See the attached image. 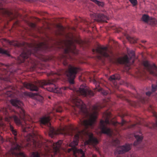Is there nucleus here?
I'll return each instance as SVG.
<instances>
[{"label":"nucleus","mask_w":157,"mask_h":157,"mask_svg":"<svg viewBox=\"0 0 157 157\" xmlns=\"http://www.w3.org/2000/svg\"><path fill=\"white\" fill-rule=\"evenodd\" d=\"M71 101L75 106L79 109V113L81 116V118L79 119V123L84 129L80 131L77 127L75 130L74 128H72L73 132L71 135L75 134L74 138L73 141L69 145L71 147L68 149L67 151L68 152L72 151V157H86L83 151L81 149H77L75 146L78 145L79 139L80 138L83 139L84 136H89V138L85 141V144L94 146L98 143V139L93 136L92 133H89L87 129L88 128H93L99 111L105 106L97 103L92 106V112L90 113L86 108V105L78 97H73Z\"/></svg>","instance_id":"1"},{"label":"nucleus","mask_w":157,"mask_h":157,"mask_svg":"<svg viewBox=\"0 0 157 157\" xmlns=\"http://www.w3.org/2000/svg\"><path fill=\"white\" fill-rule=\"evenodd\" d=\"M68 44L66 45V48L64 50V53L60 56V60L62 62L63 65L66 67L65 69H61L57 71V73H55L58 76L65 75L67 76L69 79L70 84H74V79L76 75L79 70V68L72 66L69 63L68 59L71 60L73 59L71 54H77V52L75 47L74 46L73 49L71 46L73 45L72 41H69Z\"/></svg>","instance_id":"2"},{"label":"nucleus","mask_w":157,"mask_h":157,"mask_svg":"<svg viewBox=\"0 0 157 157\" xmlns=\"http://www.w3.org/2000/svg\"><path fill=\"white\" fill-rule=\"evenodd\" d=\"M11 104L18 109L19 114L21 118L23 119L24 123L21 122V120L17 116L14 115L13 118L15 123L18 125H21L23 128V130L25 132L28 131H33L34 129L33 121L29 116H26L25 110L23 109V103L17 99H12L11 100Z\"/></svg>","instance_id":"3"},{"label":"nucleus","mask_w":157,"mask_h":157,"mask_svg":"<svg viewBox=\"0 0 157 157\" xmlns=\"http://www.w3.org/2000/svg\"><path fill=\"white\" fill-rule=\"evenodd\" d=\"M48 50V46L46 43L41 42L38 44L33 48V50L27 49L24 51L18 57V63H25L27 66H30V65H33L34 61L32 59L30 56L32 55L39 58L42 54L41 52H46Z\"/></svg>","instance_id":"4"},{"label":"nucleus","mask_w":157,"mask_h":157,"mask_svg":"<svg viewBox=\"0 0 157 157\" xmlns=\"http://www.w3.org/2000/svg\"><path fill=\"white\" fill-rule=\"evenodd\" d=\"M59 78H57V79H51L48 80L38 81L36 82L35 84L25 83L23 84V85L25 87L30 89L31 90L37 91H39L38 86L43 87L44 86L51 85H52L50 87L47 88L48 91L61 94L69 88L67 87H58L56 85L55 83Z\"/></svg>","instance_id":"5"},{"label":"nucleus","mask_w":157,"mask_h":157,"mask_svg":"<svg viewBox=\"0 0 157 157\" xmlns=\"http://www.w3.org/2000/svg\"><path fill=\"white\" fill-rule=\"evenodd\" d=\"M111 114L110 113H107L105 114V120H101L100 121L99 127L102 133L107 134L111 136L113 134V132L109 128H107V125L112 124L115 127V130L117 133L119 132V127L123 126L126 122V121L123 119H122L121 122L120 123L117 122L110 121Z\"/></svg>","instance_id":"6"},{"label":"nucleus","mask_w":157,"mask_h":157,"mask_svg":"<svg viewBox=\"0 0 157 157\" xmlns=\"http://www.w3.org/2000/svg\"><path fill=\"white\" fill-rule=\"evenodd\" d=\"M50 116H44L40 119V122L41 124L47 125L49 129V135L52 138L55 135L57 134V132L56 131L54 128L51 126L50 122Z\"/></svg>","instance_id":"7"},{"label":"nucleus","mask_w":157,"mask_h":157,"mask_svg":"<svg viewBox=\"0 0 157 157\" xmlns=\"http://www.w3.org/2000/svg\"><path fill=\"white\" fill-rule=\"evenodd\" d=\"M77 95H81L84 97H90L94 95V93L88 89L84 85H81L79 89L76 90Z\"/></svg>","instance_id":"8"},{"label":"nucleus","mask_w":157,"mask_h":157,"mask_svg":"<svg viewBox=\"0 0 157 157\" xmlns=\"http://www.w3.org/2000/svg\"><path fill=\"white\" fill-rule=\"evenodd\" d=\"M143 64L150 74L157 77V67L154 64H151L147 61H144Z\"/></svg>","instance_id":"9"},{"label":"nucleus","mask_w":157,"mask_h":157,"mask_svg":"<svg viewBox=\"0 0 157 157\" xmlns=\"http://www.w3.org/2000/svg\"><path fill=\"white\" fill-rule=\"evenodd\" d=\"M28 141H30L32 142L28 143L26 145L27 147H28L29 150L33 148H40L42 146L44 147L43 142L38 140H35L33 139L31 140V138H29Z\"/></svg>","instance_id":"10"},{"label":"nucleus","mask_w":157,"mask_h":157,"mask_svg":"<svg viewBox=\"0 0 157 157\" xmlns=\"http://www.w3.org/2000/svg\"><path fill=\"white\" fill-rule=\"evenodd\" d=\"M107 48L106 47H98L96 49H93L92 52L93 53L95 52L99 55L98 56L99 59H101V57H109V54L107 52Z\"/></svg>","instance_id":"11"},{"label":"nucleus","mask_w":157,"mask_h":157,"mask_svg":"<svg viewBox=\"0 0 157 157\" xmlns=\"http://www.w3.org/2000/svg\"><path fill=\"white\" fill-rule=\"evenodd\" d=\"M91 17L94 18L95 20L98 21H104L107 22L106 20L109 19L108 17L103 13H94L90 15Z\"/></svg>","instance_id":"12"},{"label":"nucleus","mask_w":157,"mask_h":157,"mask_svg":"<svg viewBox=\"0 0 157 157\" xmlns=\"http://www.w3.org/2000/svg\"><path fill=\"white\" fill-rule=\"evenodd\" d=\"M131 145L126 144L123 146L118 147L117 149L116 152L118 154H122L127 152L131 149Z\"/></svg>","instance_id":"13"},{"label":"nucleus","mask_w":157,"mask_h":157,"mask_svg":"<svg viewBox=\"0 0 157 157\" xmlns=\"http://www.w3.org/2000/svg\"><path fill=\"white\" fill-rule=\"evenodd\" d=\"M62 143V140H59L56 143L51 142L52 145V148L54 151V155H56L57 153L59 152V149L61 147V145Z\"/></svg>","instance_id":"14"},{"label":"nucleus","mask_w":157,"mask_h":157,"mask_svg":"<svg viewBox=\"0 0 157 157\" xmlns=\"http://www.w3.org/2000/svg\"><path fill=\"white\" fill-rule=\"evenodd\" d=\"M3 42H5L9 44L14 46L15 47H20L21 46H25V43L21 44L17 41H10L5 39H3Z\"/></svg>","instance_id":"15"},{"label":"nucleus","mask_w":157,"mask_h":157,"mask_svg":"<svg viewBox=\"0 0 157 157\" xmlns=\"http://www.w3.org/2000/svg\"><path fill=\"white\" fill-rule=\"evenodd\" d=\"M134 136L136 139V141L134 142V145L136 146L142 141L143 137L142 136L141 131H139L138 132L134 133Z\"/></svg>","instance_id":"16"},{"label":"nucleus","mask_w":157,"mask_h":157,"mask_svg":"<svg viewBox=\"0 0 157 157\" xmlns=\"http://www.w3.org/2000/svg\"><path fill=\"white\" fill-rule=\"evenodd\" d=\"M120 78V75L118 74H115L111 76L109 78V80L113 83V84L115 87L116 88L118 87L117 82L116 80H119Z\"/></svg>","instance_id":"17"},{"label":"nucleus","mask_w":157,"mask_h":157,"mask_svg":"<svg viewBox=\"0 0 157 157\" xmlns=\"http://www.w3.org/2000/svg\"><path fill=\"white\" fill-rule=\"evenodd\" d=\"M117 62L119 64H129L130 59L128 56L126 55L122 58H119L117 60Z\"/></svg>","instance_id":"18"},{"label":"nucleus","mask_w":157,"mask_h":157,"mask_svg":"<svg viewBox=\"0 0 157 157\" xmlns=\"http://www.w3.org/2000/svg\"><path fill=\"white\" fill-rule=\"evenodd\" d=\"M63 111V109L60 104H57L53 108V110L52 113H54L55 112L61 113Z\"/></svg>","instance_id":"19"},{"label":"nucleus","mask_w":157,"mask_h":157,"mask_svg":"<svg viewBox=\"0 0 157 157\" xmlns=\"http://www.w3.org/2000/svg\"><path fill=\"white\" fill-rule=\"evenodd\" d=\"M152 90L151 91H148L145 93L146 95L148 96H150L153 93L157 90V83L156 85L152 84L151 85Z\"/></svg>","instance_id":"20"},{"label":"nucleus","mask_w":157,"mask_h":157,"mask_svg":"<svg viewBox=\"0 0 157 157\" xmlns=\"http://www.w3.org/2000/svg\"><path fill=\"white\" fill-rule=\"evenodd\" d=\"M148 24H150L153 26H157V20L155 18L151 17L149 20V21Z\"/></svg>","instance_id":"21"},{"label":"nucleus","mask_w":157,"mask_h":157,"mask_svg":"<svg viewBox=\"0 0 157 157\" xmlns=\"http://www.w3.org/2000/svg\"><path fill=\"white\" fill-rule=\"evenodd\" d=\"M150 18L148 15L145 14L143 15L142 19L144 22L148 23Z\"/></svg>","instance_id":"22"},{"label":"nucleus","mask_w":157,"mask_h":157,"mask_svg":"<svg viewBox=\"0 0 157 157\" xmlns=\"http://www.w3.org/2000/svg\"><path fill=\"white\" fill-rule=\"evenodd\" d=\"M127 38L131 43H136L137 40V39L136 38L132 37L129 36H127Z\"/></svg>","instance_id":"23"},{"label":"nucleus","mask_w":157,"mask_h":157,"mask_svg":"<svg viewBox=\"0 0 157 157\" xmlns=\"http://www.w3.org/2000/svg\"><path fill=\"white\" fill-rule=\"evenodd\" d=\"M144 94H137V95L136 96V97L139 99L140 101L143 102L144 101H145V98L144 96Z\"/></svg>","instance_id":"24"},{"label":"nucleus","mask_w":157,"mask_h":157,"mask_svg":"<svg viewBox=\"0 0 157 157\" xmlns=\"http://www.w3.org/2000/svg\"><path fill=\"white\" fill-rule=\"evenodd\" d=\"M127 53L130 58L133 59L135 58V53L132 50H129L127 49Z\"/></svg>","instance_id":"25"},{"label":"nucleus","mask_w":157,"mask_h":157,"mask_svg":"<svg viewBox=\"0 0 157 157\" xmlns=\"http://www.w3.org/2000/svg\"><path fill=\"white\" fill-rule=\"evenodd\" d=\"M90 0L97 4L99 6H101V7H103L104 5V3L103 2H100L97 0Z\"/></svg>","instance_id":"26"},{"label":"nucleus","mask_w":157,"mask_h":157,"mask_svg":"<svg viewBox=\"0 0 157 157\" xmlns=\"http://www.w3.org/2000/svg\"><path fill=\"white\" fill-rule=\"evenodd\" d=\"M119 140L117 139L112 140V144L114 146H117L120 144Z\"/></svg>","instance_id":"27"},{"label":"nucleus","mask_w":157,"mask_h":157,"mask_svg":"<svg viewBox=\"0 0 157 157\" xmlns=\"http://www.w3.org/2000/svg\"><path fill=\"white\" fill-rule=\"evenodd\" d=\"M0 53L5 54L8 56H10V55L9 52L6 50H4L2 48H0Z\"/></svg>","instance_id":"28"},{"label":"nucleus","mask_w":157,"mask_h":157,"mask_svg":"<svg viewBox=\"0 0 157 157\" xmlns=\"http://www.w3.org/2000/svg\"><path fill=\"white\" fill-rule=\"evenodd\" d=\"M129 1L133 6H135L137 4V0H129Z\"/></svg>","instance_id":"29"},{"label":"nucleus","mask_w":157,"mask_h":157,"mask_svg":"<svg viewBox=\"0 0 157 157\" xmlns=\"http://www.w3.org/2000/svg\"><path fill=\"white\" fill-rule=\"evenodd\" d=\"M99 91H101L104 95H106L108 93L105 90H103L102 88H100L98 90Z\"/></svg>","instance_id":"30"},{"label":"nucleus","mask_w":157,"mask_h":157,"mask_svg":"<svg viewBox=\"0 0 157 157\" xmlns=\"http://www.w3.org/2000/svg\"><path fill=\"white\" fill-rule=\"evenodd\" d=\"M57 27L60 31H63L64 29L63 27L61 25L58 24L57 25Z\"/></svg>","instance_id":"31"},{"label":"nucleus","mask_w":157,"mask_h":157,"mask_svg":"<svg viewBox=\"0 0 157 157\" xmlns=\"http://www.w3.org/2000/svg\"><path fill=\"white\" fill-rule=\"evenodd\" d=\"M154 115L155 116V117L157 119V121H156L155 124H153V126L154 128L155 126H157V114L156 113H154Z\"/></svg>","instance_id":"32"},{"label":"nucleus","mask_w":157,"mask_h":157,"mask_svg":"<svg viewBox=\"0 0 157 157\" xmlns=\"http://www.w3.org/2000/svg\"><path fill=\"white\" fill-rule=\"evenodd\" d=\"M93 82L94 84H95L96 85V86H99V82H98V81L95 79H94L93 80Z\"/></svg>","instance_id":"33"},{"label":"nucleus","mask_w":157,"mask_h":157,"mask_svg":"<svg viewBox=\"0 0 157 157\" xmlns=\"http://www.w3.org/2000/svg\"><path fill=\"white\" fill-rule=\"evenodd\" d=\"M30 26L33 28H35L36 27V24L34 23H30L29 24Z\"/></svg>","instance_id":"34"},{"label":"nucleus","mask_w":157,"mask_h":157,"mask_svg":"<svg viewBox=\"0 0 157 157\" xmlns=\"http://www.w3.org/2000/svg\"><path fill=\"white\" fill-rule=\"evenodd\" d=\"M3 141L4 140L3 138L0 135V143H2Z\"/></svg>","instance_id":"35"},{"label":"nucleus","mask_w":157,"mask_h":157,"mask_svg":"<svg viewBox=\"0 0 157 157\" xmlns=\"http://www.w3.org/2000/svg\"><path fill=\"white\" fill-rule=\"evenodd\" d=\"M24 94L25 96H29V93L25 92L24 93Z\"/></svg>","instance_id":"36"},{"label":"nucleus","mask_w":157,"mask_h":157,"mask_svg":"<svg viewBox=\"0 0 157 157\" xmlns=\"http://www.w3.org/2000/svg\"><path fill=\"white\" fill-rule=\"evenodd\" d=\"M136 125V124H133L131 125L129 127L130 128H132L134 127Z\"/></svg>","instance_id":"37"},{"label":"nucleus","mask_w":157,"mask_h":157,"mask_svg":"<svg viewBox=\"0 0 157 157\" xmlns=\"http://www.w3.org/2000/svg\"><path fill=\"white\" fill-rule=\"evenodd\" d=\"M7 72V70L6 69H4V72L2 74V75H4L5 74H6V72Z\"/></svg>","instance_id":"38"},{"label":"nucleus","mask_w":157,"mask_h":157,"mask_svg":"<svg viewBox=\"0 0 157 157\" xmlns=\"http://www.w3.org/2000/svg\"><path fill=\"white\" fill-rule=\"evenodd\" d=\"M4 77L3 76H0V80H2L4 79Z\"/></svg>","instance_id":"39"},{"label":"nucleus","mask_w":157,"mask_h":157,"mask_svg":"<svg viewBox=\"0 0 157 157\" xmlns=\"http://www.w3.org/2000/svg\"><path fill=\"white\" fill-rule=\"evenodd\" d=\"M131 157H138L136 155H131Z\"/></svg>","instance_id":"40"},{"label":"nucleus","mask_w":157,"mask_h":157,"mask_svg":"<svg viewBox=\"0 0 157 157\" xmlns=\"http://www.w3.org/2000/svg\"><path fill=\"white\" fill-rule=\"evenodd\" d=\"M43 100V98L41 96L40 97V100L41 101H42V100Z\"/></svg>","instance_id":"41"},{"label":"nucleus","mask_w":157,"mask_h":157,"mask_svg":"<svg viewBox=\"0 0 157 157\" xmlns=\"http://www.w3.org/2000/svg\"><path fill=\"white\" fill-rule=\"evenodd\" d=\"M146 42V41H145V40H142V43H145Z\"/></svg>","instance_id":"42"},{"label":"nucleus","mask_w":157,"mask_h":157,"mask_svg":"<svg viewBox=\"0 0 157 157\" xmlns=\"http://www.w3.org/2000/svg\"><path fill=\"white\" fill-rule=\"evenodd\" d=\"M132 62V63H133L134 62V60L133 59Z\"/></svg>","instance_id":"43"},{"label":"nucleus","mask_w":157,"mask_h":157,"mask_svg":"<svg viewBox=\"0 0 157 157\" xmlns=\"http://www.w3.org/2000/svg\"><path fill=\"white\" fill-rule=\"evenodd\" d=\"M35 94H36V95H38L37 93H36Z\"/></svg>","instance_id":"44"},{"label":"nucleus","mask_w":157,"mask_h":157,"mask_svg":"<svg viewBox=\"0 0 157 157\" xmlns=\"http://www.w3.org/2000/svg\"><path fill=\"white\" fill-rule=\"evenodd\" d=\"M31 138H32V137H32V136H31Z\"/></svg>","instance_id":"45"},{"label":"nucleus","mask_w":157,"mask_h":157,"mask_svg":"<svg viewBox=\"0 0 157 157\" xmlns=\"http://www.w3.org/2000/svg\"><path fill=\"white\" fill-rule=\"evenodd\" d=\"M78 42L79 43H80V42H81V41L79 42Z\"/></svg>","instance_id":"46"},{"label":"nucleus","mask_w":157,"mask_h":157,"mask_svg":"<svg viewBox=\"0 0 157 157\" xmlns=\"http://www.w3.org/2000/svg\"><path fill=\"white\" fill-rule=\"evenodd\" d=\"M78 42L79 43H80V42H81V41L79 42Z\"/></svg>","instance_id":"47"},{"label":"nucleus","mask_w":157,"mask_h":157,"mask_svg":"<svg viewBox=\"0 0 157 157\" xmlns=\"http://www.w3.org/2000/svg\"><path fill=\"white\" fill-rule=\"evenodd\" d=\"M52 157H53L52 155Z\"/></svg>","instance_id":"48"},{"label":"nucleus","mask_w":157,"mask_h":157,"mask_svg":"<svg viewBox=\"0 0 157 157\" xmlns=\"http://www.w3.org/2000/svg\"><path fill=\"white\" fill-rule=\"evenodd\" d=\"M52 74H54L52 72Z\"/></svg>","instance_id":"49"},{"label":"nucleus","mask_w":157,"mask_h":157,"mask_svg":"<svg viewBox=\"0 0 157 157\" xmlns=\"http://www.w3.org/2000/svg\"><path fill=\"white\" fill-rule=\"evenodd\" d=\"M49 98H50V97H49Z\"/></svg>","instance_id":"50"}]
</instances>
